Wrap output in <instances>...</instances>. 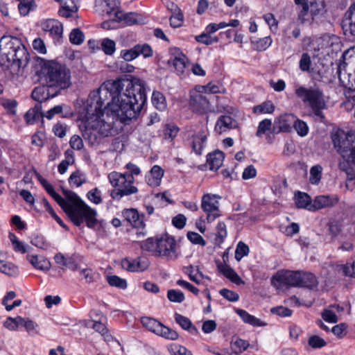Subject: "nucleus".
I'll list each match as a JSON object with an SVG mask.
<instances>
[{"instance_id":"1","label":"nucleus","mask_w":355,"mask_h":355,"mask_svg":"<svg viewBox=\"0 0 355 355\" xmlns=\"http://www.w3.org/2000/svg\"><path fill=\"white\" fill-rule=\"evenodd\" d=\"M146 100L145 83L139 78L127 81L107 80L92 92L85 107L79 127L82 136L91 145L100 143L111 135L112 122L108 113L121 121L137 116Z\"/></svg>"},{"instance_id":"2","label":"nucleus","mask_w":355,"mask_h":355,"mask_svg":"<svg viewBox=\"0 0 355 355\" xmlns=\"http://www.w3.org/2000/svg\"><path fill=\"white\" fill-rule=\"evenodd\" d=\"M38 180L46 192L62 207L75 225L80 226L84 222L90 228L96 225V211L86 205L75 193L64 191V194L67 199L64 200L54 191L53 187L41 175L38 177Z\"/></svg>"},{"instance_id":"3","label":"nucleus","mask_w":355,"mask_h":355,"mask_svg":"<svg viewBox=\"0 0 355 355\" xmlns=\"http://www.w3.org/2000/svg\"><path fill=\"white\" fill-rule=\"evenodd\" d=\"M35 65L40 67L39 76L42 83L54 90L52 97L71 85L70 70L65 65L40 57L35 58Z\"/></svg>"},{"instance_id":"4","label":"nucleus","mask_w":355,"mask_h":355,"mask_svg":"<svg viewBox=\"0 0 355 355\" xmlns=\"http://www.w3.org/2000/svg\"><path fill=\"white\" fill-rule=\"evenodd\" d=\"M29 54L21 40L16 37L3 36L0 40V64L17 69L25 67L28 62Z\"/></svg>"},{"instance_id":"5","label":"nucleus","mask_w":355,"mask_h":355,"mask_svg":"<svg viewBox=\"0 0 355 355\" xmlns=\"http://www.w3.org/2000/svg\"><path fill=\"white\" fill-rule=\"evenodd\" d=\"M295 94L304 103H308L315 116L322 121L324 119L322 110L326 108V103L322 92L319 88L315 87L306 88L299 86L295 88Z\"/></svg>"},{"instance_id":"6","label":"nucleus","mask_w":355,"mask_h":355,"mask_svg":"<svg viewBox=\"0 0 355 355\" xmlns=\"http://www.w3.org/2000/svg\"><path fill=\"white\" fill-rule=\"evenodd\" d=\"M335 148L349 163L355 165V131L337 132L332 136Z\"/></svg>"},{"instance_id":"7","label":"nucleus","mask_w":355,"mask_h":355,"mask_svg":"<svg viewBox=\"0 0 355 355\" xmlns=\"http://www.w3.org/2000/svg\"><path fill=\"white\" fill-rule=\"evenodd\" d=\"M220 196L216 194H204L201 200V209L207 214V220L211 223L220 216L219 209Z\"/></svg>"},{"instance_id":"8","label":"nucleus","mask_w":355,"mask_h":355,"mask_svg":"<svg viewBox=\"0 0 355 355\" xmlns=\"http://www.w3.org/2000/svg\"><path fill=\"white\" fill-rule=\"evenodd\" d=\"M300 271H279L271 279V284L277 289L284 286H298Z\"/></svg>"},{"instance_id":"9","label":"nucleus","mask_w":355,"mask_h":355,"mask_svg":"<svg viewBox=\"0 0 355 355\" xmlns=\"http://www.w3.org/2000/svg\"><path fill=\"white\" fill-rule=\"evenodd\" d=\"M158 256L176 258L175 241L172 236L164 235L158 238Z\"/></svg>"},{"instance_id":"10","label":"nucleus","mask_w":355,"mask_h":355,"mask_svg":"<svg viewBox=\"0 0 355 355\" xmlns=\"http://www.w3.org/2000/svg\"><path fill=\"white\" fill-rule=\"evenodd\" d=\"M189 104L193 111L200 114L207 113L212 110L207 96L198 92H194L191 95Z\"/></svg>"},{"instance_id":"11","label":"nucleus","mask_w":355,"mask_h":355,"mask_svg":"<svg viewBox=\"0 0 355 355\" xmlns=\"http://www.w3.org/2000/svg\"><path fill=\"white\" fill-rule=\"evenodd\" d=\"M150 265L148 258L139 257L136 259H124L121 261L123 268L132 272H143L146 270Z\"/></svg>"},{"instance_id":"12","label":"nucleus","mask_w":355,"mask_h":355,"mask_svg":"<svg viewBox=\"0 0 355 355\" xmlns=\"http://www.w3.org/2000/svg\"><path fill=\"white\" fill-rule=\"evenodd\" d=\"M342 28L345 35L355 38V3H352L345 12L342 20Z\"/></svg>"},{"instance_id":"13","label":"nucleus","mask_w":355,"mask_h":355,"mask_svg":"<svg viewBox=\"0 0 355 355\" xmlns=\"http://www.w3.org/2000/svg\"><path fill=\"white\" fill-rule=\"evenodd\" d=\"M124 219L135 228H144L145 226L143 214H140L136 209H125L122 211Z\"/></svg>"},{"instance_id":"14","label":"nucleus","mask_w":355,"mask_h":355,"mask_svg":"<svg viewBox=\"0 0 355 355\" xmlns=\"http://www.w3.org/2000/svg\"><path fill=\"white\" fill-rule=\"evenodd\" d=\"M338 202L336 196H316L312 205L309 207V211H315L328 207H332Z\"/></svg>"},{"instance_id":"15","label":"nucleus","mask_w":355,"mask_h":355,"mask_svg":"<svg viewBox=\"0 0 355 355\" xmlns=\"http://www.w3.org/2000/svg\"><path fill=\"white\" fill-rule=\"evenodd\" d=\"M111 185L115 189H121L126 183L134 182V177L128 173H121L113 171L108 175Z\"/></svg>"},{"instance_id":"16","label":"nucleus","mask_w":355,"mask_h":355,"mask_svg":"<svg viewBox=\"0 0 355 355\" xmlns=\"http://www.w3.org/2000/svg\"><path fill=\"white\" fill-rule=\"evenodd\" d=\"M237 121L229 115L220 116L216 123L214 130L218 134L226 132L232 129L237 128Z\"/></svg>"},{"instance_id":"17","label":"nucleus","mask_w":355,"mask_h":355,"mask_svg":"<svg viewBox=\"0 0 355 355\" xmlns=\"http://www.w3.org/2000/svg\"><path fill=\"white\" fill-rule=\"evenodd\" d=\"M42 28L44 31L49 32L51 36L57 39L62 36V25L57 20L47 19L42 24Z\"/></svg>"},{"instance_id":"18","label":"nucleus","mask_w":355,"mask_h":355,"mask_svg":"<svg viewBox=\"0 0 355 355\" xmlns=\"http://www.w3.org/2000/svg\"><path fill=\"white\" fill-rule=\"evenodd\" d=\"M163 175L164 170L159 166L155 165L146 175V181L149 186L156 187L160 184Z\"/></svg>"},{"instance_id":"19","label":"nucleus","mask_w":355,"mask_h":355,"mask_svg":"<svg viewBox=\"0 0 355 355\" xmlns=\"http://www.w3.org/2000/svg\"><path fill=\"white\" fill-rule=\"evenodd\" d=\"M134 182L126 183L121 189H114L111 191L110 196L112 199L120 200L123 196L136 193L138 189L133 185Z\"/></svg>"},{"instance_id":"20","label":"nucleus","mask_w":355,"mask_h":355,"mask_svg":"<svg viewBox=\"0 0 355 355\" xmlns=\"http://www.w3.org/2000/svg\"><path fill=\"white\" fill-rule=\"evenodd\" d=\"M207 134L205 131L193 135L191 138V146L193 151L198 155L202 154L207 141Z\"/></svg>"},{"instance_id":"21","label":"nucleus","mask_w":355,"mask_h":355,"mask_svg":"<svg viewBox=\"0 0 355 355\" xmlns=\"http://www.w3.org/2000/svg\"><path fill=\"white\" fill-rule=\"evenodd\" d=\"M224 154L220 150H215L207 156V164L211 171H217L223 164Z\"/></svg>"},{"instance_id":"22","label":"nucleus","mask_w":355,"mask_h":355,"mask_svg":"<svg viewBox=\"0 0 355 355\" xmlns=\"http://www.w3.org/2000/svg\"><path fill=\"white\" fill-rule=\"evenodd\" d=\"M60 3L59 13L64 17H72L78 10L76 0H57Z\"/></svg>"},{"instance_id":"23","label":"nucleus","mask_w":355,"mask_h":355,"mask_svg":"<svg viewBox=\"0 0 355 355\" xmlns=\"http://www.w3.org/2000/svg\"><path fill=\"white\" fill-rule=\"evenodd\" d=\"M293 121L294 116L293 114L282 115L275 121V128L278 129V132H290Z\"/></svg>"},{"instance_id":"24","label":"nucleus","mask_w":355,"mask_h":355,"mask_svg":"<svg viewBox=\"0 0 355 355\" xmlns=\"http://www.w3.org/2000/svg\"><path fill=\"white\" fill-rule=\"evenodd\" d=\"M96 10L102 15H110L117 8V0H96Z\"/></svg>"},{"instance_id":"25","label":"nucleus","mask_w":355,"mask_h":355,"mask_svg":"<svg viewBox=\"0 0 355 355\" xmlns=\"http://www.w3.org/2000/svg\"><path fill=\"white\" fill-rule=\"evenodd\" d=\"M219 272L226 278L229 279L232 282L236 285L243 284L244 282L237 275V273L228 265L219 263L217 266Z\"/></svg>"},{"instance_id":"26","label":"nucleus","mask_w":355,"mask_h":355,"mask_svg":"<svg viewBox=\"0 0 355 355\" xmlns=\"http://www.w3.org/2000/svg\"><path fill=\"white\" fill-rule=\"evenodd\" d=\"M173 54L174 55L173 65L178 73H182L188 64V58L179 49H174Z\"/></svg>"},{"instance_id":"27","label":"nucleus","mask_w":355,"mask_h":355,"mask_svg":"<svg viewBox=\"0 0 355 355\" xmlns=\"http://www.w3.org/2000/svg\"><path fill=\"white\" fill-rule=\"evenodd\" d=\"M26 258L29 263L36 269L49 270L51 268V262L44 257L28 254Z\"/></svg>"},{"instance_id":"28","label":"nucleus","mask_w":355,"mask_h":355,"mask_svg":"<svg viewBox=\"0 0 355 355\" xmlns=\"http://www.w3.org/2000/svg\"><path fill=\"white\" fill-rule=\"evenodd\" d=\"M50 89H52L47 87L46 85L35 87L32 92L31 96L34 100L38 102L37 103L41 104V102L46 101L49 98H53L51 95L53 92L51 93Z\"/></svg>"},{"instance_id":"29","label":"nucleus","mask_w":355,"mask_h":355,"mask_svg":"<svg viewBox=\"0 0 355 355\" xmlns=\"http://www.w3.org/2000/svg\"><path fill=\"white\" fill-rule=\"evenodd\" d=\"M236 313L241 317L245 323L249 324L253 327H265L267 323L261 321L260 319L250 315L246 311L243 309H236Z\"/></svg>"},{"instance_id":"30","label":"nucleus","mask_w":355,"mask_h":355,"mask_svg":"<svg viewBox=\"0 0 355 355\" xmlns=\"http://www.w3.org/2000/svg\"><path fill=\"white\" fill-rule=\"evenodd\" d=\"M318 284L315 275L311 272H300L298 287L313 288Z\"/></svg>"},{"instance_id":"31","label":"nucleus","mask_w":355,"mask_h":355,"mask_svg":"<svg viewBox=\"0 0 355 355\" xmlns=\"http://www.w3.org/2000/svg\"><path fill=\"white\" fill-rule=\"evenodd\" d=\"M43 117L42 112V105L36 103L35 105L28 110L24 115L25 120L28 124H33L37 120Z\"/></svg>"},{"instance_id":"32","label":"nucleus","mask_w":355,"mask_h":355,"mask_svg":"<svg viewBox=\"0 0 355 355\" xmlns=\"http://www.w3.org/2000/svg\"><path fill=\"white\" fill-rule=\"evenodd\" d=\"M175 322L184 329L189 331L192 334H196L198 329L196 327L192 325L191 320L180 313H175L174 315Z\"/></svg>"},{"instance_id":"33","label":"nucleus","mask_w":355,"mask_h":355,"mask_svg":"<svg viewBox=\"0 0 355 355\" xmlns=\"http://www.w3.org/2000/svg\"><path fill=\"white\" fill-rule=\"evenodd\" d=\"M173 12L171 17H170V25L173 28H178L182 26L184 17L180 9L175 4H171L170 8Z\"/></svg>"},{"instance_id":"34","label":"nucleus","mask_w":355,"mask_h":355,"mask_svg":"<svg viewBox=\"0 0 355 355\" xmlns=\"http://www.w3.org/2000/svg\"><path fill=\"white\" fill-rule=\"evenodd\" d=\"M294 198L295 205L298 208H306L309 209V207L312 205L311 197L306 193L297 191L295 194Z\"/></svg>"},{"instance_id":"35","label":"nucleus","mask_w":355,"mask_h":355,"mask_svg":"<svg viewBox=\"0 0 355 355\" xmlns=\"http://www.w3.org/2000/svg\"><path fill=\"white\" fill-rule=\"evenodd\" d=\"M0 272L10 277L17 276L18 268L11 262L0 259Z\"/></svg>"},{"instance_id":"36","label":"nucleus","mask_w":355,"mask_h":355,"mask_svg":"<svg viewBox=\"0 0 355 355\" xmlns=\"http://www.w3.org/2000/svg\"><path fill=\"white\" fill-rule=\"evenodd\" d=\"M141 322L144 327L156 334L159 332L162 324L157 320L149 317H142Z\"/></svg>"},{"instance_id":"37","label":"nucleus","mask_w":355,"mask_h":355,"mask_svg":"<svg viewBox=\"0 0 355 355\" xmlns=\"http://www.w3.org/2000/svg\"><path fill=\"white\" fill-rule=\"evenodd\" d=\"M141 248L146 251L158 256V238H148L141 243Z\"/></svg>"},{"instance_id":"38","label":"nucleus","mask_w":355,"mask_h":355,"mask_svg":"<svg viewBox=\"0 0 355 355\" xmlns=\"http://www.w3.org/2000/svg\"><path fill=\"white\" fill-rule=\"evenodd\" d=\"M275 110V105L270 101H266L263 103L253 107V112L256 114H272Z\"/></svg>"},{"instance_id":"39","label":"nucleus","mask_w":355,"mask_h":355,"mask_svg":"<svg viewBox=\"0 0 355 355\" xmlns=\"http://www.w3.org/2000/svg\"><path fill=\"white\" fill-rule=\"evenodd\" d=\"M187 273L188 274L189 279L197 284H200L199 277H201L202 279L205 278L208 280L210 279L209 277L203 275L198 267L194 268L193 266H190L187 268Z\"/></svg>"},{"instance_id":"40","label":"nucleus","mask_w":355,"mask_h":355,"mask_svg":"<svg viewBox=\"0 0 355 355\" xmlns=\"http://www.w3.org/2000/svg\"><path fill=\"white\" fill-rule=\"evenodd\" d=\"M119 19L124 24L127 26H132L140 22V16L135 12H129L121 15Z\"/></svg>"},{"instance_id":"41","label":"nucleus","mask_w":355,"mask_h":355,"mask_svg":"<svg viewBox=\"0 0 355 355\" xmlns=\"http://www.w3.org/2000/svg\"><path fill=\"white\" fill-rule=\"evenodd\" d=\"M322 167L320 165H315L310 169L309 182L312 184H318L322 178Z\"/></svg>"},{"instance_id":"42","label":"nucleus","mask_w":355,"mask_h":355,"mask_svg":"<svg viewBox=\"0 0 355 355\" xmlns=\"http://www.w3.org/2000/svg\"><path fill=\"white\" fill-rule=\"evenodd\" d=\"M152 103L157 110H163L166 107L165 97L159 92H153L152 95Z\"/></svg>"},{"instance_id":"43","label":"nucleus","mask_w":355,"mask_h":355,"mask_svg":"<svg viewBox=\"0 0 355 355\" xmlns=\"http://www.w3.org/2000/svg\"><path fill=\"white\" fill-rule=\"evenodd\" d=\"M85 40L84 33L79 28L73 29L69 34V41L73 44L80 45Z\"/></svg>"},{"instance_id":"44","label":"nucleus","mask_w":355,"mask_h":355,"mask_svg":"<svg viewBox=\"0 0 355 355\" xmlns=\"http://www.w3.org/2000/svg\"><path fill=\"white\" fill-rule=\"evenodd\" d=\"M157 335L173 340H175L178 338V334L175 331L164 326V324H162V327Z\"/></svg>"},{"instance_id":"45","label":"nucleus","mask_w":355,"mask_h":355,"mask_svg":"<svg viewBox=\"0 0 355 355\" xmlns=\"http://www.w3.org/2000/svg\"><path fill=\"white\" fill-rule=\"evenodd\" d=\"M87 326L94 329L96 332L101 334L106 339L109 336L107 334V329L105 325L101 322L89 321Z\"/></svg>"},{"instance_id":"46","label":"nucleus","mask_w":355,"mask_h":355,"mask_svg":"<svg viewBox=\"0 0 355 355\" xmlns=\"http://www.w3.org/2000/svg\"><path fill=\"white\" fill-rule=\"evenodd\" d=\"M85 182V177L83 173L76 171L70 175L69 182L71 185L76 187L81 186Z\"/></svg>"},{"instance_id":"47","label":"nucleus","mask_w":355,"mask_h":355,"mask_svg":"<svg viewBox=\"0 0 355 355\" xmlns=\"http://www.w3.org/2000/svg\"><path fill=\"white\" fill-rule=\"evenodd\" d=\"M101 49L106 55H112L116 50L114 41L105 38L101 42Z\"/></svg>"},{"instance_id":"48","label":"nucleus","mask_w":355,"mask_h":355,"mask_svg":"<svg viewBox=\"0 0 355 355\" xmlns=\"http://www.w3.org/2000/svg\"><path fill=\"white\" fill-rule=\"evenodd\" d=\"M167 297L171 302L175 303H181L185 299L184 295L182 291L174 289L168 291Z\"/></svg>"},{"instance_id":"49","label":"nucleus","mask_w":355,"mask_h":355,"mask_svg":"<svg viewBox=\"0 0 355 355\" xmlns=\"http://www.w3.org/2000/svg\"><path fill=\"white\" fill-rule=\"evenodd\" d=\"M249 247L242 241H239L235 250V259L240 261L243 257L249 254Z\"/></svg>"},{"instance_id":"50","label":"nucleus","mask_w":355,"mask_h":355,"mask_svg":"<svg viewBox=\"0 0 355 355\" xmlns=\"http://www.w3.org/2000/svg\"><path fill=\"white\" fill-rule=\"evenodd\" d=\"M293 128H295L297 134L301 137H304L308 134L309 127L307 124L302 120L294 119Z\"/></svg>"},{"instance_id":"51","label":"nucleus","mask_w":355,"mask_h":355,"mask_svg":"<svg viewBox=\"0 0 355 355\" xmlns=\"http://www.w3.org/2000/svg\"><path fill=\"white\" fill-rule=\"evenodd\" d=\"M168 350L171 355H193L191 351L178 344H172Z\"/></svg>"},{"instance_id":"52","label":"nucleus","mask_w":355,"mask_h":355,"mask_svg":"<svg viewBox=\"0 0 355 355\" xmlns=\"http://www.w3.org/2000/svg\"><path fill=\"white\" fill-rule=\"evenodd\" d=\"M107 282L112 286H116L122 289H125L127 287L126 280L116 275L108 276Z\"/></svg>"},{"instance_id":"53","label":"nucleus","mask_w":355,"mask_h":355,"mask_svg":"<svg viewBox=\"0 0 355 355\" xmlns=\"http://www.w3.org/2000/svg\"><path fill=\"white\" fill-rule=\"evenodd\" d=\"M311 66V60L310 55L307 53H302L299 61V67L301 71L308 72L310 71Z\"/></svg>"},{"instance_id":"54","label":"nucleus","mask_w":355,"mask_h":355,"mask_svg":"<svg viewBox=\"0 0 355 355\" xmlns=\"http://www.w3.org/2000/svg\"><path fill=\"white\" fill-rule=\"evenodd\" d=\"M227 235L226 225L223 222H219L216 226V242L223 243Z\"/></svg>"},{"instance_id":"55","label":"nucleus","mask_w":355,"mask_h":355,"mask_svg":"<svg viewBox=\"0 0 355 355\" xmlns=\"http://www.w3.org/2000/svg\"><path fill=\"white\" fill-rule=\"evenodd\" d=\"M121 55L125 61L129 62L137 58L139 56V53L135 45L128 50H124L121 52Z\"/></svg>"},{"instance_id":"56","label":"nucleus","mask_w":355,"mask_h":355,"mask_svg":"<svg viewBox=\"0 0 355 355\" xmlns=\"http://www.w3.org/2000/svg\"><path fill=\"white\" fill-rule=\"evenodd\" d=\"M196 40L198 42L206 44V45H210V44H212L218 42V38L216 37H212L211 35H209L207 33H203L196 36Z\"/></svg>"},{"instance_id":"57","label":"nucleus","mask_w":355,"mask_h":355,"mask_svg":"<svg viewBox=\"0 0 355 355\" xmlns=\"http://www.w3.org/2000/svg\"><path fill=\"white\" fill-rule=\"evenodd\" d=\"M1 105L12 115L16 114L15 108L17 105V103L13 99H2Z\"/></svg>"},{"instance_id":"58","label":"nucleus","mask_w":355,"mask_h":355,"mask_svg":"<svg viewBox=\"0 0 355 355\" xmlns=\"http://www.w3.org/2000/svg\"><path fill=\"white\" fill-rule=\"evenodd\" d=\"M272 126V121L270 119H266L259 122L256 135L261 137L265 134L267 130H269Z\"/></svg>"},{"instance_id":"59","label":"nucleus","mask_w":355,"mask_h":355,"mask_svg":"<svg viewBox=\"0 0 355 355\" xmlns=\"http://www.w3.org/2000/svg\"><path fill=\"white\" fill-rule=\"evenodd\" d=\"M33 8V0H25L22 3H19L18 5L19 11L20 14L24 16L27 15Z\"/></svg>"},{"instance_id":"60","label":"nucleus","mask_w":355,"mask_h":355,"mask_svg":"<svg viewBox=\"0 0 355 355\" xmlns=\"http://www.w3.org/2000/svg\"><path fill=\"white\" fill-rule=\"evenodd\" d=\"M187 238L193 244L200 245L202 246H205L206 245L205 239L196 232H189L187 233Z\"/></svg>"},{"instance_id":"61","label":"nucleus","mask_w":355,"mask_h":355,"mask_svg":"<svg viewBox=\"0 0 355 355\" xmlns=\"http://www.w3.org/2000/svg\"><path fill=\"white\" fill-rule=\"evenodd\" d=\"M178 128L175 125H166L164 130V138L173 139L178 135Z\"/></svg>"},{"instance_id":"62","label":"nucleus","mask_w":355,"mask_h":355,"mask_svg":"<svg viewBox=\"0 0 355 355\" xmlns=\"http://www.w3.org/2000/svg\"><path fill=\"white\" fill-rule=\"evenodd\" d=\"M24 329L31 336H35L40 334L39 324L31 319L28 320Z\"/></svg>"},{"instance_id":"63","label":"nucleus","mask_w":355,"mask_h":355,"mask_svg":"<svg viewBox=\"0 0 355 355\" xmlns=\"http://www.w3.org/2000/svg\"><path fill=\"white\" fill-rule=\"evenodd\" d=\"M326 344L324 340L318 336H312L309 339V345L313 348H320Z\"/></svg>"},{"instance_id":"64","label":"nucleus","mask_w":355,"mask_h":355,"mask_svg":"<svg viewBox=\"0 0 355 355\" xmlns=\"http://www.w3.org/2000/svg\"><path fill=\"white\" fill-rule=\"evenodd\" d=\"M87 198L90 201L95 204H99L102 201L101 197V191L97 188H94L90 190L87 193Z\"/></svg>"}]
</instances>
